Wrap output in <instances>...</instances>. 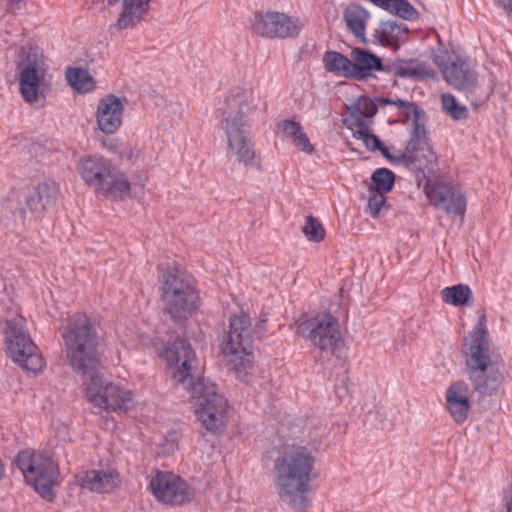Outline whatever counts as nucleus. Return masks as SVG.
I'll return each instance as SVG.
<instances>
[{
    "label": "nucleus",
    "instance_id": "obj_1",
    "mask_svg": "<svg viewBox=\"0 0 512 512\" xmlns=\"http://www.w3.org/2000/svg\"><path fill=\"white\" fill-rule=\"evenodd\" d=\"M161 356L174 368L172 378L191 393L195 414L202 426L211 433L225 428L228 402L214 383L195 377L196 354L189 342L176 339L164 347Z\"/></svg>",
    "mask_w": 512,
    "mask_h": 512
},
{
    "label": "nucleus",
    "instance_id": "obj_2",
    "mask_svg": "<svg viewBox=\"0 0 512 512\" xmlns=\"http://www.w3.org/2000/svg\"><path fill=\"white\" fill-rule=\"evenodd\" d=\"M315 463L312 449L298 444L285 447L274 460L276 493L281 502L294 512H308L312 506L309 491Z\"/></svg>",
    "mask_w": 512,
    "mask_h": 512
},
{
    "label": "nucleus",
    "instance_id": "obj_3",
    "mask_svg": "<svg viewBox=\"0 0 512 512\" xmlns=\"http://www.w3.org/2000/svg\"><path fill=\"white\" fill-rule=\"evenodd\" d=\"M462 353L473 389L481 396L494 394L502 384L503 375L498 362L493 358L484 313L480 315L477 325L464 339Z\"/></svg>",
    "mask_w": 512,
    "mask_h": 512
},
{
    "label": "nucleus",
    "instance_id": "obj_4",
    "mask_svg": "<svg viewBox=\"0 0 512 512\" xmlns=\"http://www.w3.org/2000/svg\"><path fill=\"white\" fill-rule=\"evenodd\" d=\"M404 108V117L411 121L410 138L403 152L393 154L392 163L413 165L423 176L434 174L438 167V155L428 137L425 127V112L413 102L399 103Z\"/></svg>",
    "mask_w": 512,
    "mask_h": 512
},
{
    "label": "nucleus",
    "instance_id": "obj_5",
    "mask_svg": "<svg viewBox=\"0 0 512 512\" xmlns=\"http://www.w3.org/2000/svg\"><path fill=\"white\" fill-rule=\"evenodd\" d=\"M163 311L173 321L187 320L198 309L199 295L190 276L177 265L163 268L158 278Z\"/></svg>",
    "mask_w": 512,
    "mask_h": 512
},
{
    "label": "nucleus",
    "instance_id": "obj_6",
    "mask_svg": "<svg viewBox=\"0 0 512 512\" xmlns=\"http://www.w3.org/2000/svg\"><path fill=\"white\" fill-rule=\"evenodd\" d=\"M62 338L67 358L74 370L88 375L98 367L100 357L97 333L85 314L76 313L69 319L63 328Z\"/></svg>",
    "mask_w": 512,
    "mask_h": 512
},
{
    "label": "nucleus",
    "instance_id": "obj_7",
    "mask_svg": "<svg viewBox=\"0 0 512 512\" xmlns=\"http://www.w3.org/2000/svg\"><path fill=\"white\" fill-rule=\"evenodd\" d=\"M296 330L302 338L310 341L323 354L336 355L345 346L339 322L328 312H320L299 319Z\"/></svg>",
    "mask_w": 512,
    "mask_h": 512
},
{
    "label": "nucleus",
    "instance_id": "obj_8",
    "mask_svg": "<svg viewBox=\"0 0 512 512\" xmlns=\"http://www.w3.org/2000/svg\"><path fill=\"white\" fill-rule=\"evenodd\" d=\"M434 62L445 81L453 88L465 93H471L477 88L476 65L466 55L439 48L434 52Z\"/></svg>",
    "mask_w": 512,
    "mask_h": 512
},
{
    "label": "nucleus",
    "instance_id": "obj_9",
    "mask_svg": "<svg viewBox=\"0 0 512 512\" xmlns=\"http://www.w3.org/2000/svg\"><path fill=\"white\" fill-rule=\"evenodd\" d=\"M229 332L227 342L223 347L225 355L231 357L230 363L238 376L242 371L251 368L252 360V328L249 316L240 312L229 320Z\"/></svg>",
    "mask_w": 512,
    "mask_h": 512
},
{
    "label": "nucleus",
    "instance_id": "obj_10",
    "mask_svg": "<svg viewBox=\"0 0 512 512\" xmlns=\"http://www.w3.org/2000/svg\"><path fill=\"white\" fill-rule=\"evenodd\" d=\"M85 390L89 402L103 411L127 412L135 405L132 391L97 374L85 383Z\"/></svg>",
    "mask_w": 512,
    "mask_h": 512
},
{
    "label": "nucleus",
    "instance_id": "obj_11",
    "mask_svg": "<svg viewBox=\"0 0 512 512\" xmlns=\"http://www.w3.org/2000/svg\"><path fill=\"white\" fill-rule=\"evenodd\" d=\"M303 27L304 24L298 16L274 10L257 11L250 21L251 31L266 39H295Z\"/></svg>",
    "mask_w": 512,
    "mask_h": 512
},
{
    "label": "nucleus",
    "instance_id": "obj_12",
    "mask_svg": "<svg viewBox=\"0 0 512 512\" xmlns=\"http://www.w3.org/2000/svg\"><path fill=\"white\" fill-rule=\"evenodd\" d=\"M147 479L152 494L162 503L182 505L193 499L187 482L171 472L153 470Z\"/></svg>",
    "mask_w": 512,
    "mask_h": 512
},
{
    "label": "nucleus",
    "instance_id": "obj_13",
    "mask_svg": "<svg viewBox=\"0 0 512 512\" xmlns=\"http://www.w3.org/2000/svg\"><path fill=\"white\" fill-rule=\"evenodd\" d=\"M222 129L225 131L228 141V155L236 156L239 163L246 167L260 168L253 144L248 138V127L246 120L237 117H226L222 122Z\"/></svg>",
    "mask_w": 512,
    "mask_h": 512
},
{
    "label": "nucleus",
    "instance_id": "obj_14",
    "mask_svg": "<svg viewBox=\"0 0 512 512\" xmlns=\"http://www.w3.org/2000/svg\"><path fill=\"white\" fill-rule=\"evenodd\" d=\"M424 191L430 203L447 214L463 216L466 198L462 191L450 181L439 178L428 179Z\"/></svg>",
    "mask_w": 512,
    "mask_h": 512
},
{
    "label": "nucleus",
    "instance_id": "obj_15",
    "mask_svg": "<svg viewBox=\"0 0 512 512\" xmlns=\"http://www.w3.org/2000/svg\"><path fill=\"white\" fill-rule=\"evenodd\" d=\"M3 334L8 357L18 366L29 370L28 361L32 356V340L24 329V319L18 316L8 320Z\"/></svg>",
    "mask_w": 512,
    "mask_h": 512
},
{
    "label": "nucleus",
    "instance_id": "obj_16",
    "mask_svg": "<svg viewBox=\"0 0 512 512\" xmlns=\"http://www.w3.org/2000/svg\"><path fill=\"white\" fill-rule=\"evenodd\" d=\"M114 166L110 159L100 154H85L79 157L76 171L85 185L96 191L110 175Z\"/></svg>",
    "mask_w": 512,
    "mask_h": 512
},
{
    "label": "nucleus",
    "instance_id": "obj_17",
    "mask_svg": "<svg viewBox=\"0 0 512 512\" xmlns=\"http://www.w3.org/2000/svg\"><path fill=\"white\" fill-rule=\"evenodd\" d=\"M61 483L58 464L52 458H43L34 464V491L48 502L57 497L55 488Z\"/></svg>",
    "mask_w": 512,
    "mask_h": 512
},
{
    "label": "nucleus",
    "instance_id": "obj_18",
    "mask_svg": "<svg viewBox=\"0 0 512 512\" xmlns=\"http://www.w3.org/2000/svg\"><path fill=\"white\" fill-rule=\"evenodd\" d=\"M123 100L114 94H107L99 100L96 121L105 134H114L122 126L124 114Z\"/></svg>",
    "mask_w": 512,
    "mask_h": 512
},
{
    "label": "nucleus",
    "instance_id": "obj_19",
    "mask_svg": "<svg viewBox=\"0 0 512 512\" xmlns=\"http://www.w3.org/2000/svg\"><path fill=\"white\" fill-rule=\"evenodd\" d=\"M470 389L462 380L451 383L445 391V408L457 424H463L471 409Z\"/></svg>",
    "mask_w": 512,
    "mask_h": 512
},
{
    "label": "nucleus",
    "instance_id": "obj_20",
    "mask_svg": "<svg viewBox=\"0 0 512 512\" xmlns=\"http://www.w3.org/2000/svg\"><path fill=\"white\" fill-rule=\"evenodd\" d=\"M77 485L82 489L100 494L111 493L120 484L116 470H85L76 474Z\"/></svg>",
    "mask_w": 512,
    "mask_h": 512
},
{
    "label": "nucleus",
    "instance_id": "obj_21",
    "mask_svg": "<svg viewBox=\"0 0 512 512\" xmlns=\"http://www.w3.org/2000/svg\"><path fill=\"white\" fill-rule=\"evenodd\" d=\"M15 78L23 99L32 102V46L19 49L15 57Z\"/></svg>",
    "mask_w": 512,
    "mask_h": 512
},
{
    "label": "nucleus",
    "instance_id": "obj_22",
    "mask_svg": "<svg viewBox=\"0 0 512 512\" xmlns=\"http://www.w3.org/2000/svg\"><path fill=\"white\" fill-rule=\"evenodd\" d=\"M350 57L354 80L363 81L373 76L374 71H384L381 58L366 49L353 48Z\"/></svg>",
    "mask_w": 512,
    "mask_h": 512
},
{
    "label": "nucleus",
    "instance_id": "obj_23",
    "mask_svg": "<svg viewBox=\"0 0 512 512\" xmlns=\"http://www.w3.org/2000/svg\"><path fill=\"white\" fill-rule=\"evenodd\" d=\"M401 102H407L401 99H390L387 97H376L374 99L368 97H359L358 100L351 104L349 109L350 118L353 121H366V119L372 118L378 110V106L383 105H395L401 115L404 116V108L399 104Z\"/></svg>",
    "mask_w": 512,
    "mask_h": 512
},
{
    "label": "nucleus",
    "instance_id": "obj_24",
    "mask_svg": "<svg viewBox=\"0 0 512 512\" xmlns=\"http://www.w3.org/2000/svg\"><path fill=\"white\" fill-rule=\"evenodd\" d=\"M95 192L105 198L122 201L130 196L131 183L126 174L115 165L110 175Z\"/></svg>",
    "mask_w": 512,
    "mask_h": 512
},
{
    "label": "nucleus",
    "instance_id": "obj_25",
    "mask_svg": "<svg viewBox=\"0 0 512 512\" xmlns=\"http://www.w3.org/2000/svg\"><path fill=\"white\" fill-rule=\"evenodd\" d=\"M110 5L119 0H107ZM153 0H123V9L120 13L115 28L118 31L133 29L147 14Z\"/></svg>",
    "mask_w": 512,
    "mask_h": 512
},
{
    "label": "nucleus",
    "instance_id": "obj_26",
    "mask_svg": "<svg viewBox=\"0 0 512 512\" xmlns=\"http://www.w3.org/2000/svg\"><path fill=\"white\" fill-rule=\"evenodd\" d=\"M53 75L48 59L34 51V104L44 100L52 88Z\"/></svg>",
    "mask_w": 512,
    "mask_h": 512
},
{
    "label": "nucleus",
    "instance_id": "obj_27",
    "mask_svg": "<svg viewBox=\"0 0 512 512\" xmlns=\"http://www.w3.org/2000/svg\"><path fill=\"white\" fill-rule=\"evenodd\" d=\"M408 32L409 28L405 23L386 21L375 30L374 36L382 45L399 46L407 40Z\"/></svg>",
    "mask_w": 512,
    "mask_h": 512
},
{
    "label": "nucleus",
    "instance_id": "obj_28",
    "mask_svg": "<svg viewBox=\"0 0 512 512\" xmlns=\"http://www.w3.org/2000/svg\"><path fill=\"white\" fill-rule=\"evenodd\" d=\"M370 13L359 4H349L343 11V19L348 29L357 38L364 39L366 35V24Z\"/></svg>",
    "mask_w": 512,
    "mask_h": 512
},
{
    "label": "nucleus",
    "instance_id": "obj_29",
    "mask_svg": "<svg viewBox=\"0 0 512 512\" xmlns=\"http://www.w3.org/2000/svg\"><path fill=\"white\" fill-rule=\"evenodd\" d=\"M278 129L283 137L290 139L294 146L304 153L311 154L314 151L313 145L299 122L286 119L279 123Z\"/></svg>",
    "mask_w": 512,
    "mask_h": 512
},
{
    "label": "nucleus",
    "instance_id": "obj_30",
    "mask_svg": "<svg viewBox=\"0 0 512 512\" xmlns=\"http://www.w3.org/2000/svg\"><path fill=\"white\" fill-rule=\"evenodd\" d=\"M323 65L326 71L338 77L352 79V61L337 51H327L323 55Z\"/></svg>",
    "mask_w": 512,
    "mask_h": 512
},
{
    "label": "nucleus",
    "instance_id": "obj_31",
    "mask_svg": "<svg viewBox=\"0 0 512 512\" xmlns=\"http://www.w3.org/2000/svg\"><path fill=\"white\" fill-rule=\"evenodd\" d=\"M252 99V92L248 89L241 87L231 89L226 97V103L229 110L227 117L232 116L244 119L245 109H248Z\"/></svg>",
    "mask_w": 512,
    "mask_h": 512
},
{
    "label": "nucleus",
    "instance_id": "obj_32",
    "mask_svg": "<svg viewBox=\"0 0 512 512\" xmlns=\"http://www.w3.org/2000/svg\"><path fill=\"white\" fill-rule=\"evenodd\" d=\"M58 192L59 188L54 182L39 183L34 192V214L51 208L55 204Z\"/></svg>",
    "mask_w": 512,
    "mask_h": 512
},
{
    "label": "nucleus",
    "instance_id": "obj_33",
    "mask_svg": "<svg viewBox=\"0 0 512 512\" xmlns=\"http://www.w3.org/2000/svg\"><path fill=\"white\" fill-rule=\"evenodd\" d=\"M395 73L399 77L415 79H426L434 76L433 69L416 59L398 62L395 65Z\"/></svg>",
    "mask_w": 512,
    "mask_h": 512
},
{
    "label": "nucleus",
    "instance_id": "obj_34",
    "mask_svg": "<svg viewBox=\"0 0 512 512\" xmlns=\"http://www.w3.org/2000/svg\"><path fill=\"white\" fill-rule=\"evenodd\" d=\"M68 84L77 92L86 94L94 91L96 82L90 73L83 68L69 67L65 72Z\"/></svg>",
    "mask_w": 512,
    "mask_h": 512
},
{
    "label": "nucleus",
    "instance_id": "obj_35",
    "mask_svg": "<svg viewBox=\"0 0 512 512\" xmlns=\"http://www.w3.org/2000/svg\"><path fill=\"white\" fill-rule=\"evenodd\" d=\"M442 299L445 303L453 306L467 305L472 298V291L468 285L457 284L451 287H445L441 291Z\"/></svg>",
    "mask_w": 512,
    "mask_h": 512
},
{
    "label": "nucleus",
    "instance_id": "obj_36",
    "mask_svg": "<svg viewBox=\"0 0 512 512\" xmlns=\"http://www.w3.org/2000/svg\"><path fill=\"white\" fill-rule=\"evenodd\" d=\"M371 179L374 187L369 190L388 193L393 188L395 175L387 168H378L373 172Z\"/></svg>",
    "mask_w": 512,
    "mask_h": 512
},
{
    "label": "nucleus",
    "instance_id": "obj_37",
    "mask_svg": "<svg viewBox=\"0 0 512 512\" xmlns=\"http://www.w3.org/2000/svg\"><path fill=\"white\" fill-rule=\"evenodd\" d=\"M441 102L443 110L453 119L461 120L468 116V110L466 106L459 104L452 94H442Z\"/></svg>",
    "mask_w": 512,
    "mask_h": 512
},
{
    "label": "nucleus",
    "instance_id": "obj_38",
    "mask_svg": "<svg viewBox=\"0 0 512 512\" xmlns=\"http://www.w3.org/2000/svg\"><path fill=\"white\" fill-rule=\"evenodd\" d=\"M302 232L309 241L321 242L325 238V229L323 225L313 216L306 217Z\"/></svg>",
    "mask_w": 512,
    "mask_h": 512
},
{
    "label": "nucleus",
    "instance_id": "obj_39",
    "mask_svg": "<svg viewBox=\"0 0 512 512\" xmlns=\"http://www.w3.org/2000/svg\"><path fill=\"white\" fill-rule=\"evenodd\" d=\"M16 466L20 473L24 477L27 484H31L32 481V451L23 450L20 451L16 457Z\"/></svg>",
    "mask_w": 512,
    "mask_h": 512
},
{
    "label": "nucleus",
    "instance_id": "obj_40",
    "mask_svg": "<svg viewBox=\"0 0 512 512\" xmlns=\"http://www.w3.org/2000/svg\"><path fill=\"white\" fill-rule=\"evenodd\" d=\"M385 193L369 190L368 196V212L373 218L380 216L381 212L386 209Z\"/></svg>",
    "mask_w": 512,
    "mask_h": 512
},
{
    "label": "nucleus",
    "instance_id": "obj_41",
    "mask_svg": "<svg viewBox=\"0 0 512 512\" xmlns=\"http://www.w3.org/2000/svg\"><path fill=\"white\" fill-rule=\"evenodd\" d=\"M362 142L369 151L379 150L382 155L392 163L393 154L389 153L388 148L383 146L381 140L377 136L369 132Z\"/></svg>",
    "mask_w": 512,
    "mask_h": 512
},
{
    "label": "nucleus",
    "instance_id": "obj_42",
    "mask_svg": "<svg viewBox=\"0 0 512 512\" xmlns=\"http://www.w3.org/2000/svg\"><path fill=\"white\" fill-rule=\"evenodd\" d=\"M352 133L353 136L358 140H363L369 131L366 121H353Z\"/></svg>",
    "mask_w": 512,
    "mask_h": 512
},
{
    "label": "nucleus",
    "instance_id": "obj_43",
    "mask_svg": "<svg viewBox=\"0 0 512 512\" xmlns=\"http://www.w3.org/2000/svg\"><path fill=\"white\" fill-rule=\"evenodd\" d=\"M45 366V361L42 355L39 353V349L34 344V374L41 372Z\"/></svg>",
    "mask_w": 512,
    "mask_h": 512
},
{
    "label": "nucleus",
    "instance_id": "obj_44",
    "mask_svg": "<svg viewBox=\"0 0 512 512\" xmlns=\"http://www.w3.org/2000/svg\"><path fill=\"white\" fill-rule=\"evenodd\" d=\"M493 2L500 7L507 16H512V0H493Z\"/></svg>",
    "mask_w": 512,
    "mask_h": 512
},
{
    "label": "nucleus",
    "instance_id": "obj_45",
    "mask_svg": "<svg viewBox=\"0 0 512 512\" xmlns=\"http://www.w3.org/2000/svg\"><path fill=\"white\" fill-rule=\"evenodd\" d=\"M503 503L506 508V512H512V485L504 491Z\"/></svg>",
    "mask_w": 512,
    "mask_h": 512
},
{
    "label": "nucleus",
    "instance_id": "obj_46",
    "mask_svg": "<svg viewBox=\"0 0 512 512\" xmlns=\"http://www.w3.org/2000/svg\"><path fill=\"white\" fill-rule=\"evenodd\" d=\"M103 147L110 152L116 153L118 152V144L115 140H105L103 141Z\"/></svg>",
    "mask_w": 512,
    "mask_h": 512
},
{
    "label": "nucleus",
    "instance_id": "obj_47",
    "mask_svg": "<svg viewBox=\"0 0 512 512\" xmlns=\"http://www.w3.org/2000/svg\"><path fill=\"white\" fill-rule=\"evenodd\" d=\"M7 3L10 5V6H18L20 3H22L24 0H6Z\"/></svg>",
    "mask_w": 512,
    "mask_h": 512
},
{
    "label": "nucleus",
    "instance_id": "obj_48",
    "mask_svg": "<svg viewBox=\"0 0 512 512\" xmlns=\"http://www.w3.org/2000/svg\"><path fill=\"white\" fill-rule=\"evenodd\" d=\"M266 320H260L258 323H256V329H258L259 331H263L264 330V323H265Z\"/></svg>",
    "mask_w": 512,
    "mask_h": 512
}]
</instances>
